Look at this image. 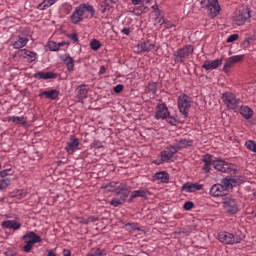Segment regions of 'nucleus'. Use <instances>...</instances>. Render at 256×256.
Instances as JSON below:
<instances>
[{"label": "nucleus", "mask_w": 256, "mask_h": 256, "mask_svg": "<svg viewBox=\"0 0 256 256\" xmlns=\"http://www.w3.org/2000/svg\"><path fill=\"white\" fill-rule=\"evenodd\" d=\"M103 189H106L109 193H113L116 191L117 195H121L123 191H128V193H131V186L127 185L123 182H109L102 185Z\"/></svg>", "instance_id": "6e6552de"}, {"label": "nucleus", "mask_w": 256, "mask_h": 256, "mask_svg": "<svg viewBox=\"0 0 256 256\" xmlns=\"http://www.w3.org/2000/svg\"><path fill=\"white\" fill-rule=\"evenodd\" d=\"M177 153V150L173 147V145L166 147L161 153L160 157H162L165 163H169L171 159H173V155Z\"/></svg>", "instance_id": "a211bd4d"}, {"label": "nucleus", "mask_w": 256, "mask_h": 256, "mask_svg": "<svg viewBox=\"0 0 256 256\" xmlns=\"http://www.w3.org/2000/svg\"><path fill=\"white\" fill-rule=\"evenodd\" d=\"M59 95H61V92L59 90L51 89L40 92L39 97H45V99L55 101V99L59 98Z\"/></svg>", "instance_id": "aec40b11"}, {"label": "nucleus", "mask_w": 256, "mask_h": 256, "mask_svg": "<svg viewBox=\"0 0 256 256\" xmlns=\"http://www.w3.org/2000/svg\"><path fill=\"white\" fill-rule=\"evenodd\" d=\"M154 181H159L160 183L169 182V173L167 171H160L154 174Z\"/></svg>", "instance_id": "cd10ccee"}, {"label": "nucleus", "mask_w": 256, "mask_h": 256, "mask_svg": "<svg viewBox=\"0 0 256 256\" xmlns=\"http://www.w3.org/2000/svg\"><path fill=\"white\" fill-rule=\"evenodd\" d=\"M240 114L244 119H251L253 117V109H251L249 106H242L240 108Z\"/></svg>", "instance_id": "c756f323"}, {"label": "nucleus", "mask_w": 256, "mask_h": 256, "mask_svg": "<svg viewBox=\"0 0 256 256\" xmlns=\"http://www.w3.org/2000/svg\"><path fill=\"white\" fill-rule=\"evenodd\" d=\"M217 237L218 241L224 245H237V243L243 241V233H241V230H237L233 233L222 231L218 233Z\"/></svg>", "instance_id": "7ed1b4c3"}, {"label": "nucleus", "mask_w": 256, "mask_h": 256, "mask_svg": "<svg viewBox=\"0 0 256 256\" xmlns=\"http://www.w3.org/2000/svg\"><path fill=\"white\" fill-rule=\"evenodd\" d=\"M125 229L127 231H141V229H139V225L135 222L125 224Z\"/></svg>", "instance_id": "ea45409f"}, {"label": "nucleus", "mask_w": 256, "mask_h": 256, "mask_svg": "<svg viewBox=\"0 0 256 256\" xmlns=\"http://www.w3.org/2000/svg\"><path fill=\"white\" fill-rule=\"evenodd\" d=\"M254 197L256 198V191L253 193Z\"/></svg>", "instance_id": "774afa93"}, {"label": "nucleus", "mask_w": 256, "mask_h": 256, "mask_svg": "<svg viewBox=\"0 0 256 256\" xmlns=\"http://www.w3.org/2000/svg\"><path fill=\"white\" fill-rule=\"evenodd\" d=\"M238 39H239V34H232L227 38L226 43H233Z\"/></svg>", "instance_id": "de8ad7c7"}, {"label": "nucleus", "mask_w": 256, "mask_h": 256, "mask_svg": "<svg viewBox=\"0 0 256 256\" xmlns=\"http://www.w3.org/2000/svg\"><path fill=\"white\" fill-rule=\"evenodd\" d=\"M13 49H23L28 43L29 38L21 35H14L10 39Z\"/></svg>", "instance_id": "f8f14e48"}, {"label": "nucleus", "mask_w": 256, "mask_h": 256, "mask_svg": "<svg viewBox=\"0 0 256 256\" xmlns=\"http://www.w3.org/2000/svg\"><path fill=\"white\" fill-rule=\"evenodd\" d=\"M2 227H4V229H13L14 231H19V229H21V223L15 220H6L2 222Z\"/></svg>", "instance_id": "bb28decb"}, {"label": "nucleus", "mask_w": 256, "mask_h": 256, "mask_svg": "<svg viewBox=\"0 0 256 256\" xmlns=\"http://www.w3.org/2000/svg\"><path fill=\"white\" fill-rule=\"evenodd\" d=\"M162 25H164L165 29H173V27H175L169 20H163Z\"/></svg>", "instance_id": "8fccbe9b"}, {"label": "nucleus", "mask_w": 256, "mask_h": 256, "mask_svg": "<svg viewBox=\"0 0 256 256\" xmlns=\"http://www.w3.org/2000/svg\"><path fill=\"white\" fill-rule=\"evenodd\" d=\"M90 49H92V51H99V49H101V42L97 39H92L90 42Z\"/></svg>", "instance_id": "c9c22d12"}, {"label": "nucleus", "mask_w": 256, "mask_h": 256, "mask_svg": "<svg viewBox=\"0 0 256 256\" xmlns=\"http://www.w3.org/2000/svg\"><path fill=\"white\" fill-rule=\"evenodd\" d=\"M235 64L233 63V60L231 59V57H229L223 67V72L224 73H229V70L231 69V67H233Z\"/></svg>", "instance_id": "58836bf2"}, {"label": "nucleus", "mask_w": 256, "mask_h": 256, "mask_svg": "<svg viewBox=\"0 0 256 256\" xmlns=\"http://www.w3.org/2000/svg\"><path fill=\"white\" fill-rule=\"evenodd\" d=\"M249 19H251V9L244 8L234 16V23L239 26L245 25V22Z\"/></svg>", "instance_id": "9b49d317"}, {"label": "nucleus", "mask_w": 256, "mask_h": 256, "mask_svg": "<svg viewBox=\"0 0 256 256\" xmlns=\"http://www.w3.org/2000/svg\"><path fill=\"white\" fill-rule=\"evenodd\" d=\"M153 163H154L155 165H163V163H165V160H163V157L160 156V158L155 159V160L153 161Z\"/></svg>", "instance_id": "5fc2aeb1"}, {"label": "nucleus", "mask_w": 256, "mask_h": 256, "mask_svg": "<svg viewBox=\"0 0 256 256\" xmlns=\"http://www.w3.org/2000/svg\"><path fill=\"white\" fill-rule=\"evenodd\" d=\"M237 185V181L233 178H225L221 184H214L210 188L211 197H223L227 194V189H233Z\"/></svg>", "instance_id": "f03ea898"}, {"label": "nucleus", "mask_w": 256, "mask_h": 256, "mask_svg": "<svg viewBox=\"0 0 256 256\" xmlns=\"http://www.w3.org/2000/svg\"><path fill=\"white\" fill-rule=\"evenodd\" d=\"M222 103L229 111H235L241 105V99L237 98V95L232 92H225L221 96Z\"/></svg>", "instance_id": "39448f33"}, {"label": "nucleus", "mask_w": 256, "mask_h": 256, "mask_svg": "<svg viewBox=\"0 0 256 256\" xmlns=\"http://www.w3.org/2000/svg\"><path fill=\"white\" fill-rule=\"evenodd\" d=\"M223 203L226 213H229L230 215H235V213L239 211V206L237 205V201H235V199L226 198Z\"/></svg>", "instance_id": "4468645a"}, {"label": "nucleus", "mask_w": 256, "mask_h": 256, "mask_svg": "<svg viewBox=\"0 0 256 256\" xmlns=\"http://www.w3.org/2000/svg\"><path fill=\"white\" fill-rule=\"evenodd\" d=\"M25 246L23 247V251L25 253H31V250L33 249V245H35V243H37L35 240L34 241H24Z\"/></svg>", "instance_id": "4c0bfd02"}, {"label": "nucleus", "mask_w": 256, "mask_h": 256, "mask_svg": "<svg viewBox=\"0 0 256 256\" xmlns=\"http://www.w3.org/2000/svg\"><path fill=\"white\" fill-rule=\"evenodd\" d=\"M193 146V140H188L185 138H181L179 140H176V142L172 145V147L175 149L176 153H179L181 149H185L187 147Z\"/></svg>", "instance_id": "dca6fc26"}, {"label": "nucleus", "mask_w": 256, "mask_h": 256, "mask_svg": "<svg viewBox=\"0 0 256 256\" xmlns=\"http://www.w3.org/2000/svg\"><path fill=\"white\" fill-rule=\"evenodd\" d=\"M121 33H123V35H130L131 29H129V28H123V29L121 30Z\"/></svg>", "instance_id": "4d7b16f0"}, {"label": "nucleus", "mask_w": 256, "mask_h": 256, "mask_svg": "<svg viewBox=\"0 0 256 256\" xmlns=\"http://www.w3.org/2000/svg\"><path fill=\"white\" fill-rule=\"evenodd\" d=\"M60 59L61 61H63V63H65L67 71H69V73H71L73 69H75V60L69 54L61 56Z\"/></svg>", "instance_id": "5701e85b"}, {"label": "nucleus", "mask_w": 256, "mask_h": 256, "mask_svg": "<svg viewBox=\"0 0 256 256\" xmlns=\"http://www.w3.org/2000/svg\"><path fill=\"white\" fill-rule=\"evenodd\" d=\"M185 211H191V209H193V207H195V204H193V202L191 201H187L184 203L183 205Z\"/></svg>", "instance_id": "09e8293b"}, {"label": "nucleus", "mask_w": 256, "mask_h": 256, "mask_svg": "<svg viewBox=\"0 0 256 256\" xmlns=\"http://www.w3.org/2000/svg\"><path fill=\"white\" fill-rule=\"evenodd\" d=\"M67 37L72 41V43H79V36L77 35V33L67 34Z\"/></svg>", "instance_id": "a18cd8bd"}, {"label": "nucleus", "mask_w": 256, "mask_h": 256, "mask_svg": "<svg viewBox=\"0 0 256 256\" xmlns=\"http://www.w3.org/2000/svg\"><path fill=\"white\" fill-rule=\"evenodd\" d=\"M129 191H123L119 195H115L114 198L110 201V205L112 207H120V205H124V203L127 201V197H129Z\"/></svg>", "instance_id": "2eb2a0df"}, {"label": "nucleus", "mask_w": 256, "mask_h": 256, "mask_svg": "<svg viewBox=\"0 0 256 256\" xmlns=\"http://www.w3.org/2000/svg\"><path fill=\"white\" fill-rule=\"evenodd\" d=\"M123 91V84H118L114 87V93H121Z\"/></svg>", "instance_id": "864d4df0"}, {"label": "nucleus", "mask_w": 256, "mask_h": 256, "mask_svg": "<svg viewBox=\"0 0 256 256\" xmlns=\"http://www.w3.org/2000/svg\"><path fill=\"white\" fill-rule=\"evenodd\" d=\"M230 58L234 64L241 63V61H243V59H245V55H235V56H231Z\"/></svg>", "instance_id": "c03bdc74"}, {"label": "nucleus", "mask_w": 256, "mask_h": 256, "mask_svg": "<svg viewBox=\"0 0 256 256\" xmlns=\"http://www.w3.org/2000/svg\"><path fill=\"white\" fill-rule=\"evenodd\" d=\"M86 256H103V251L99 248H93Z\"/></svg>", "instance_id": "a19ab883"}, {"label": "nucleus", "mask_w": 256, "mask_h": 256, "mask_svg": "<svg viewBox=\"0 0 256 256\" xmlns=\"http://www.w3.org/2000/svg\"><path fill=\"white\" fill-rule=\"evenodd\" d=\"M213 167L216 171H220L221 173H231L232 175L237 173V166L221 158H214Z\"/></svg>", "instance_id": "423d86ee"}, {"label": "nucleus", "mask_w": 256, "mask_h": 256, "mask_svg": "<svg viewBox=\"0 0 256 256\" xmlns=\"http://www.w3.org/2000/svg\"><path fill=\"white\" fill-rule=\"evenodd\" d=\"M11 173V168L0 171V177H7Z\"/></svg>", "instance_id": "603ef678"}, {"label": "nucleus", "mask_w": 256, "mask_h": 256, "mask_svg": "<svg viewBox=\"0 0 256 256\" xmlns=\"http://www.w3.org/2000/svg\"><path fill=\"white\" fill-rule=\"evenodd\" d=\"M221 65H223V60L221 59L207 60L202 65V69H205V71H213L214 69H219Z\"/></svg>", "instance_id": "f3484780"}, {"label": "nucleus", "mask_w": 256, "mask_h": 256, "mask_svg": "<svg viewBox=\"0 0 256 256\" xmlns=\"http://www.w3.org/2000/svg\"><path fill=\"white\" fill-rule=\"evenodd\" d=\"M6 256H15V254H7Z\"/></svg>", "instance_id": "338daca9"}, {"label": "nucleus", "mask_w": 256, "mask_h": 256, "mask_svg": "<svg viewBox=\"0 0 256 256\" xmlns=\"http://www.w3.org/2000/svg\"><path fill=\"white\" fill-rule=\"evenodd\" d=\"M135 15H142V13H147V7L139 6L138 8L134 9Z\"/></svg>", "instance_id": "49530a36"}, {"label": "nucleus", "mask_w": 256, "mask_h": 256, "mask_svg": "<svg viewBox=\"0 0 256 256\" xmlns=\"http://www.w3.org/2000/svg\"><path fill=\"white\" fill-rule=\"evenodd\" d=\"M106 71H107V68L105 66H101L98 72V75H105Z\"/></svg>", "instance_id": "6e6d98bb"}, {"label": "nucleus", "mask_w": 256, "mask_h": 256, "mask_svg": "<svg viewBox=\"0 0 256 256\" xmlns=\"http://www.w3.org/2000/svg\"><path fill=\"white\" fill-rule=\"evenodd\" d=\"M245 147L246 149H248V151H252L253 153H256V142L253 140H247L245 143Z\"/></svg>", "instance_id": "e433bc0d"}, {"label": "nucleus", "mask_w": 256, "mask_h": 256, "mask_svg": "<svg viewBox=\"0 0 256 256\" xmlns=\"http://www.w3.org/2000/svg\"><path fill=\"white\" fill-rule=\"evenodd\" d=\"M192 53H193L192 45H186L183 48H179L173 53L175 63H185V59H187L189 55H192Z\"/></svg>", "instance_id": "9d476101"}, {"label": "nucleus", "mask_w": 256, "mask_h": 256, "mask_svg": "<svg viewBox=\"0 0 256 256\" xmlns=\"http://www.w3.org/2000/svg\"><path fill=\"white\" fill-rule=\"evenodd\" d=\"M16 196L18 197V199H24V197L27 196V192H25V190H20L17 192Z\"/></svg>", "instance_id": "3c124183"}, {"label": "nucleus", "mask_w": 256, "mask_h": 256, "mask_svg": "<svg viewBox=\"0 0 256 256\" xmlns=\"http://www.w3.org/2000/svg\"><path fill=\"white\" fill-rule=\"evenodd\" d=\"M137 49H138V53H145V52H149V51H153L154 49H156L155 44L146 41V42H141L137 45Z\"/></svg>", "instance_id": "b1692460"}, {"label": "nucleus", "mask_w": 256, "mask_h": 256, "mask_svg": "<svg viewBox=\"0 0 256 256\" xmlns=\"http://www.w3.org/2000/svg\"><path fill=\"white\" fill-rule=\"evenodd\" d=\"M47 47L50 51H59V46L57 45V42H55V41H49L47 43Z\"/></svg>", "instance_id": "37998d69"}, {"label": "nucleus", "mask_w": 256, "mask_h": 256, "mask_svg": "<svg viewBox=\"0 0 256 256\" xmlns=\"http://www.w3.org/2000/svg\"><path fill=\"white\" fill-rule=\"evenodd\" d=\"M177 104L179 112L187 119L189 117V109H191V98L187 94L182 93L178 96Z\"/></svg>", "instance_id": "1a4fd4ad"}, {"label": "nucleus", "mask_w": 256, "mask_h": 256, "mask_svg": "<svg viewBox=\"0 0 256 256\" xmlns=\"http://www.w3.org/2000/svg\"><path fill=\"white\" fill-rule=\"evenodd\" d=\"M20 57L26 59L28 63H33V61H37V53L30 51L28 49H21L19 51Z\"/></svg>", "instance_id": "412c9836"}, {"label": "nucleus", "mask_w": 256, "mask_h": 256, "mask_svg": "<svg viewBox=\"0 0 256 256\" xmlns=\"http://www.w3.org/2000/svg\"><path fill=\"white\" fill-rule=\"evenodd\" d=\"M155 119L165 120L170 125H177V123H179V118H177V116H171L169 108H167L165 103H160L156 106Z\"/></svg>", "instance_id": "20e7f679"}, {"label": "nucleus", "mask_w": 256, "mask_h": 256, "mask_svg": "<svg viewBox=\"0 0 256 256\" xmlns=\"http://www.w3.org/2000/svg\"><path fill=\"white\" fill-rule=\"evenodd\" d=\"M23 241H36V243H41V237L35 234V232H28L23 236Z\"/></svg>", "instance_id": "7c9ffc66"}, {"label": "nucleus", "mask_w": 256, "mask_h": 256, "mask_svg": "<svg viewBox=\"0 0 256 256\" xmlns=\"http://www.w3.org/2000/svg\"><path fill=\"white\" fill-rule=\"evenodd\" d=\"M95 17V8L89 3H81L78 5L70 16V21L73 25H79L84 19Z\"/></svg>", "instance_id": "f257e3e1"}, {"label": "nucleus", "mask_w": 256, "mask_h": 256, "mask_svg": "<svg viewBox=\"0 0 256 256\" xmlns=\"http://www.w3.org/2000/svg\"><path fill=\"white\" fill-rule=\"evenodd\" d=\"M79 145H81L79 138L71 135L65 147L66 153L68 155H73L75 151H79Z\"/></svg>", "instance_id": "ddd939ff"}, {"label": "nucleus", "mask_w": 256, "mask_h": 256, "mask_svg": "<svg viewBox=\"0 0 256 256\" xmlns=\"http://www.w3.org/2000/svg\"><path fill=\"white\" fill-rule=\"evenodd\" d=\"M73 11V5L69 3H64L60 7V12L63 13L64 15H69Z\"/></svg>", "instance_id": "473e14b6"}, {"label": "nucleus", "mask_w": 256, "mask_h": 256, "mask_svg": "<svg viewBox=\"0 0 256 256\" xmlns=\"http://www.w3.org/2000/svg\"><path fill=\"white\" fill-rule=\"evenodd\" d=\"M59 0H43L42 3H40L37 7L40 11H45V9H49L52 5H55V3Z\"/></svg>", "instance_id": "2f4dec72"}, {"label": "nucleus", "mask_w": 256, "mask_h": 256, "mask_svg": "<svg viewBox=\"0 0 256 256\" xmlns=\"http://www.w3.org/2000/svg\"><path fill=\"white\" fill-rule=\"evenodd\" d=\"M143 0H132V5H139Z\"/></svg>", "instance_id": "052dcab7"}, {"label": "nucleus", "mask_w": 256, "mask_h": 256, "mask_svg": "<svg viewBox=\"0 0 256 256\" xmlns=\"http://www.w3.org/2000/svg\"><path fill=\"white\" fill-rule=\"evenodd\" d=\"M147 193H149L147 190L145 189H139V190H134L132 192V198L133 197H147Z\"/></svg>", "instance_id": "72a5a7b5"}, {"label": "nucleus", "mask_w": 256, "mask_h": 256, "mask_svg": "<svg viewBox=\"0 0 256 256\" xmlns=\"http://www.w3.org/2000/svg\"><path fill=\"white\" fill-rule=\"evenodd\" d=\"M145 3H151V0H144Z\"/></svg>", "instance_id": "69168bd1"}, {"label": "nucleus", "mask_w": 256, "mask_h": 256, "mask_svg": "<svg viewBox=\"0 0 256 256\" xmlns=\"http://www.w3.org/2000/svg\"><path fill=\"white\" fill-rule=\"evenodd\" d=\"M76 91L79 103H83V100L87 99V93H89V89H87L86 85H80L77 87Z\"/></svg>", "instance_id": "a878e982"}, {"label": "nucleus", "mask_w": 256, "mask_h": 256, "mask_svg": "<svg viewBox=\"0 0 256 256\" xmlns=\"http://www.w3.org/2000/svg\"><path fill=\"white\" fill-rule=\"evenodd\" d=\"M163 20H165V18H160L159 21H158V23H160V25H164V24H163Z\"/></svg>", "instance_id": "e2e57ef3"}, {"label": "nucleus", "mask_w": 256, "mask_h": 256, "mask_svg": "<svg viewBox=\"0 0 256 256\" xmlns=\"http://www.w3.org/2000/svg\"><path fill=\"white\" fill-rule=\"evenodd\" d=\"M11 185V179L9 178H4L0 180V191H5L7 187Z\"/></svg>", "instance_id": "f704fd0d"}, {"label": "nucleus", "mask_w": 256, "mask_h": 256, "mask_svg": "<svg viewBox=\"0 0 256 256\" xmlns=\"http://www.w3.org/2000/svg\"><path fill=\"white\" fill-rule=\"evenodd\" d=\"M200 5L202 9H207L209 17L212 19L221 13V6L219 0H201Z\"/></svg>", "instance_id": "0eeeda50"}, {"label": "nucleus", "mask_w": 256, "mask_h": 256, "mask_svg": "<svg viewBox=\"0 0 256 256\" xmlns=\"http://www.w3.org/2000/svg\"><path fill=\"white\" fill-rule=\"evenodd\" d=\"M214 160L215 159H213V155H204L201 159L202 163H204L202 166V171L209 173L211 171V167H213Z\"/></svg>", "instance_id": "6ab92c4d"}, {"label": "nucleus", "mask_w": 256, "mask_h": 256, "mask_svg": "<svg viewBox=\"0 0 256 256\" xmlns=\"http://www.w3.org/2000/svg\"><path fill=\"white\" fill-rule=\"evenodd\" d=\"M147 89L149 93H152L153 95H155V93H157V83L150 82L147 86Z\"/></svg>", "instance_id": "79ce46f5"}, {"label": "nucleus", "mask_w": 256, "mask_h": 256, "mask_svg": "<svg viewBox=\"0 0 256 256\" xmlns=\"http://www.w3.org/2000/svg\"><path fill=\"white\" fill-rule=\"evenodd\" d=\"M34 79H44V81H47L49 79H57V75L55 72H37L33 75Z\"/></svg>", "instance_id": "393cba45"}, {"label": "nucleus", "mask_w": 256, "mask_h": 256, "mask_svg": "<svg viewBox=\"0 0 256 256\" xmlns=\"http://www.w3.org/2000/svg\"><path fill=\"white\" fill-rule=\"evenodd\" d=\"M63 256H71V251H69V250H64V251H63Z\"/></svg>", "instance_id": "bf43d9fd"}, {"label": "nucleus", "mask_w": 256, "mask_h": 256, "mask_svg": "<svg viewBox=\"0 0 256 256\" xmlns=\"http://www.w3.org/2000/svg\"><path fill=\"white\" fill-rule=\"evenodd\" d=\"M133 199H137L136 197H133V192L131 193L130 195V198H129V203H133Z\"/></svg>", "instance_id": "680f3d73"}, {"label": "nucleus", "mask_w": 256, "mask_h": 256, "mask_svg": "<svg viewBox=\"0 0 256 256\" xmlns=\"http://www.w3.org/2000/svg\"><path fill=\"white\" fill-rule=\"evenodd\" d=\"M47 256H55V253H53V251H49Z\"/></svg>", "instance_id": "0e129e2a"}, {"label": "nucleus", "mask_w": 256, "mask_h": 256, "mask_svg": "<svg viewBox=\"0 0 256 256\" xmlns=\"http://www.w3.org/2000/svg\"><path fill=\"white\" fill-rule=\"evenodd\" d=\"M7 121L16 125H25L27 123V120L23 116H8Z\"/></svg>", "instance_id": "c85d7f7f"}, {"label": "nucleus", "mask_w": 256, "mask_h": 256, "mask_svg": "<svg viewBox=\"0 0 256 256\" xmlns=\"http://www.w3.org/2000/svg\"><path fill=\"white\" fill-rule=\"evenodd\" d=\"M182 189L183 191H186V193H195V191H201V189H203V185L187 182L182 186Z\"/></svg>", "instance_id": "4be33fe9"}, {"label": "nucleus", "mask_w": 256, "mask_h": 256, "mask_svg": "<svg viewBox=\"0 0 256 256\" xmlns=\"http://www.w3.org/2000/svg\"><path fill=\"white\" fill-rule=\"evenodd\" d=\"M65 45H67V42H66V41L57 43L58 50L61 49V47H65Z\"/></svg>", "instance_id": "13d9d810"}]
</instances>
